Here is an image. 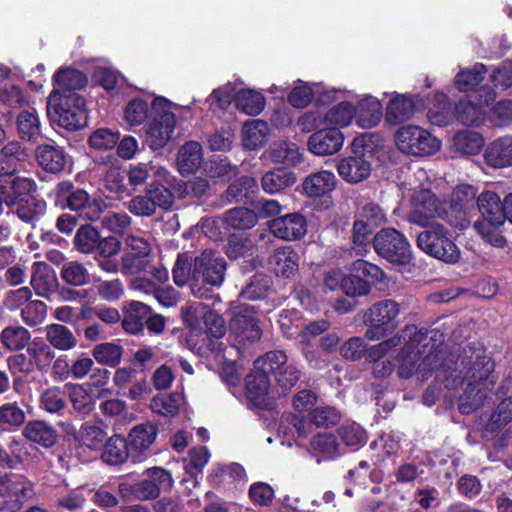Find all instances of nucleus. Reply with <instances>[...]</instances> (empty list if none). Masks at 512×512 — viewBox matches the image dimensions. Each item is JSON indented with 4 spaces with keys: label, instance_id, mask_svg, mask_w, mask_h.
I'll list each match as a JSON object with an SVG mask.
<instances>
[{
    "label": "nucleus",
    "instance_id": "obj_1",
    "mask_svg": "<svg viewBox=\"0 0 512 512\" xmlns=\"http://www.w3.org/2000/svg\"><path fill=\"white\" fill-rule=\"evenodd\" d=\"M494 370L495 362L486 354L485 349L472 353L462 377L466 388L458 399V410L462 415H469L484 404L496 384Z\"/></svg>",
    "mask_w": 512,
    "mask_h": 512
},
{
    "label": "nucleus",
    "instance_id": "obj_2",
    "mask_svg": "<svg viewBox=\"0 0 512 512\" xmlns=\"http://www.w3.org/2000/svg\"><path fill=\"white\" fill-rule=\"evenodd\" d=\"M50 198L55 207L69 210L82 216V219L96 221L106 207L105 202L90 194L71 180L59 181L50 192Z\"/></svg>",
    "mask_w": 512,
    "mask_h": 512
},
{
    "label": "nucleus",
    "instance_id": "obj_3",
    "mask_svg": "<svg viewBox=\"0 0 512 512\" xmlns=\"http://www.w3.org/2000/svg\"><path fill=\"white\" fill-rule=\"evenodd\" d=\"M7 193V207L26 224L39 221L47 211V202L36 195L37 183L34 179L11 180Z\"/></svg>",
    "mask_w": 512,
    "mask_h": 512
},
{
    "label": "nucleus",
    "instance_id": "obj_4",
    "mask_svg": "<svg viewBox=\"0 0 512 512\" xmlns=\"http://www.w3.org/2000/svg\"><path fill=\"white\" fill-rule=\"evenodd\" d=\"M50 119L60 127L74 132L88 124L86 99L82 95L56 94L51 92L47 102Z\"/></svg>",
    "mask_w": 512,
    "mask_h": 512
},
{
    "label": "nucleus",
    "instance_id": "obj_5",
    "mask_svg": "<svg viewBox=\"0 0 512 512\" xmlns=\"http://www.w3.org/2000/svg\"><path fill=\"white\" fill-rule=\"evenodd\" d=\"M423 228L416 237V245L423 253L446 264H456L460 260V248L447 227L432 223Z\"/></svg>",
    "mask_w": 512,
    "mask_h": 512
},
{
    "label": "nucleus",
    "instance_id": "obj_6",
    "mask_svg": "<svg viewBox=\"0 0 512 512\" xmlns=\"http://www.w3.org/2000/svg\"><path fill=\"white\" fill-rule=\"evenodd\" d=\"M262 334L263 330L256 316L255 307L247 304L238 306L229 321V336L239 357L243 356L248 346L257 343Z\"/></svg>",
    "mask_w": 512,
    "mask_h": 512
},
{
    "label": "nucleus",
    "instance_id": "obj_7",
    "mask_svg": "<svg viewBox=\"0 0 512 512\" xmlns=\"http://www.w3.org/2000/svg\"><path fill=\"white\" fill-rule=\"evenodd\" d=\"M263 363L265 372L268 373L271 381L279 394H288L298 383L302 371L294 360L282 350H272L265 353L255 362L256 365Z\"/></svg>",
    "mask_w": 512,
    "mask_h": 512
},
{
    "label": "nucleus",
    "instance_id": "obj_8",
    "mask_svg": "<svg viewBox=\"0 0 512 512\" xmlns=\"http://www.w3.org/2000/svg\"><path fill=\"white\" fill-rule=\"evenodd\" d=\"M400 305L391 299L374 303L363 313V322L368 326L366 337L380 340L392 334L399 325Z\"/></svg>",
    "mask_w": 512,
    "mask_h": 512
},
{
    "label": "nucleus",
    "instance_id": "obj_9",
    "mask_svg": "<svg viewBox=\"0 0 512 512\" xmlns=\"http://www.w3.org/2000/svg\"><path fill=\"white\" fill-rule=\"evenodd\" d=\"M73 245L82 254H94L95 259L111 258L121 249V242L117 237H103L100 230L90 223L83 224L76 230Z\"/></svg>",
    "mask_w": 512,
    "mask_h": 512
},
{
    "label": "nucleus",
    "instance_id": "obj_10",
    "mask_svg": "<svg viewBox=\"0 0 512 512\" xmlns=\"http://www.w3.org/2000/svg\"><path fill=\"white\" fill-rule=\"evenodd\" d=\"M370 138L368 134L356 137L351 143L352 154L338 161V174L347 183L357 184L370 176L371 164L366 159L367 153L373 151L368 146Z\"/></svg>",
    "mask_w": 512,
    "mask_h": 512
},
{
    "label": "nucleus",
    "instance_id": "obj_11",
    "mask_svg": "<svg viewBox=\"0 0 512 512\" xmlns=\"http://www.w3.org/2000/svg\"><path fill=\"white\" fill-rule=\"evenodd\" d=\"M373 248L378 256L391 264L407 265L413 257L407 237L392 227L382 228L374 235Z\"/></svg>",
    "mask_w": 512,
    "mask_h": 512
},
{
    "label": "nucleus",
    "instance_id": "obj_12",
    "mask_svg": "<svg viewBox=\"0 0 512 512\" xmlns=\"http://www.w3.org/2000/svg\"><path fill=\"white\" fill-rule=\"evenodd\" d=\"M397 148L415 157L430 156L440 150L441 142L429 131L416 125H406L398 129L395 135Z\"/></svg>",
    "mask_w": 512,
    "mask_h": 512
},
{
    "label": "nucleus",
    "instance_id": "obj_13",
    "mask_svg": "<svg viewBox=\"0 0 512 512\" xmlns=\"http://www.w3.org/2000/svg\"><path fill=\"white\" fill-rule=\"evenodd\" d=\"M227 263L223 257L203 251L194 259L192 280L196 285L219 287L225 278Z\"/></svg>",
    "mask_w": 512,
    "mask_h": 512
},
{
    "label": "nucleus",
    "instance_id": "obj_14",
    "mask_svg": "<svg viewBox=\"0 0 512 512\" xmlns=\"http://www.w3.org/2000/svg\"><path fill=\"white\" fill-rule=\"evenodd\" d=\"M445 208L439 198L429 189H422L413 196V208L408 214L410 223L426 227L435 218L446 219Z\"/></svg>",
    "mask_w": 512,
    "mask_h": 512
},
{
    "label": "nucleus",
    "instance_id": "obj_15",
    "mask_svg": "<svg viewBox=\"0 0 512 512\" xmlns=\"http://www.w3.org/2000/svg\"><path fill=\"white\" fill-rule=\"evenodd\" d=\"M256 365L257 370L249 373L245 379V394L249 403L260 410L269 411L273 407V402L269 397L271 379L265 372L263 363Z\"/></svg>",
    "mask_w": 512,
    "mask_h": 512
},
{
    "label": "nucleus",
    "instance_id": "obj_16",
    "mask_svg": "<svg viewBox=\"0 0 512 512\" xmlns=\"http://www.w3.org/2000/svg\"><path fill=\"white\" fill-rule=\"evenodd\" d=\"M428 97L400 94L392 98L386 108L385 120L391 125H398L409 120L416 111L424 110Z\"/></svg>",
    "mask_w": 512,
    "mask_h": 512
},
{
    "label": "nucleus",
    "instance_id": "obj_17",
    "mask_svg": "<svg viewBox=\"0 0 512 512\" xmlns=\"http://www.w3.org/2000/svg\"><path fill=\"white\" fill-rule=\"evenodd\" d=\"M151 261L150 243L142 237L132 236L121 258L123 271L130 275L140 274L146 271Z\"/></svg>",
    "mask_w": 512,
    "mask_h": 512
},
{
    "label": "nucleus",
    "instance_id": "obj_18",
    "mask_svg": "<svg viewBox=\"0 0 512 512\" xmlns=\"http://www.w3.org/2000/svg\"><path fill=\"white\" fill-rule=\"evenodd\" d=\"M421 354L422 352L419 350L401 349V359L397 370L399 378L409 379L416 371L427 374L440 367L436 354L429 353L425 357L420 358Z\"/></svg>",
    "mask_w": 512,
    "mask_h": 512
},
{
    "label": "nucleus",
    "instance_id": "obj_19",
    "mask_svg": "<svg viewBox=\"0 0 512 512\" xmlns=\"http://www.w3.org/2000/svg\"><path fill=\"white\" fill-rule=\"evenodd\" d=\"M273 235L282 240H299L307 232V220L300 212L287 213L269 221Z\"/></svg>",
    "mask_w": 512,
    "mask_h": 512
},
{
    "label": "nucleus",
    "instance_id": "obj_20",
    "mask_svg": "<svg viewBox=\"0 0 512 512\" xmlns=\"http://www.w3.org/2000/svg\"><path fill=\"white\" fill-rule=\"evenodd\" d=\"M28 154L19 142H9L0 150V176L8 178V181L27 180L28 177H21L17 172L24 169Z\"/></svg>",
    "mask_w": 512,
    "mask_h": 512
},
{
    "label": "nucleus",
    "instance_id": "obj_21",
    "mask_svg": "<svg viewBox=\"0 0 512 512\" xmlns=\"http://www.w3.org/2000/svg\"><path fill=\"white\" fill-rule=\"evenodd\" d=\"M176 125L174 113L153 116L146 129V142L153 150H160L169 142Z\"/></svg>",
    "mask_w": 512,
    "mask_h": 512
},
{
    "label": "nucleus",
    "instance_id": "obj_22",
    "mask_svg": "<svg viewBox=\"0 0 512 512\" xmlns=\"http://www.w3.org/2000/svg\"><path fill=\"white\" fill-rule=\"evenodd\" d=\"M344 142L339 128L329 127L313 133L308 139V148L315 155L325 156L338 152Z\"/></svg>",
    "mask_w": 512,
    "mask_h": 512
},
{
    "label": "nucleus",
    "instance_id": "obj_23",
    "mask_svg": "<svg viewBox=\"0 0 512 512\" xmlns=\"http://www.w3.org/2000/svg\"><path fill=\"white\" fill-rule=\"evenodd\" d=\"M30 284L38 296L46 299H51L59 285L55 271L45 262L33 263Z\"/></svg>",
    "mask_w": 512,
    "mask_h": 512
},
{
    "label": "nucleus",
    "instance_id": "obj_24",
    "mask_svg": "<svg viewBox=\"0 0 512 512\" xmlns=\"http://www.w3.org/2000/svg\"><path fill=\"white\" fill-rule=\"evenodd\" d=\"M158 435V426L151 422L135 425L128 433L127 441L132 452V458L143 455L155 442Z\"/></svg>",
    "mask_w": 512,
    "mask_h": 512
},
{
    "label": "nucleus",
    "instance_id": "obj_25",
    "mask_svg": "<svg viewBox=\"0 0 512 512\" xmlns=\"http://www.w3.org/2000/svg\"><path fill=\"white\" fill-rule=\"evenodd\" d=\"M88 84L86 74L74 68H59L53 75L54 88L52 92L56 94L80 95L79 91Z\"/></svg>",
    "mask_w": 512,
    "mask_h": 512
},
{
    "label": "nucleus",
    "instance_id": "obj_26",
    "mask_svg": "<svg viewBox=\"0 0 512 512\" xmlns=\"http://www.w3.org/2000/svg\"><path fill=\"white\" fill-rule=\"evenodd\" d=\"M35 156L40 167L51 174H59L64 171L68 161V154L64 147L52 144L39 145L36 148Z\"/></svg>",
    "mask_w": 512,
    "mask_h": 512
},
{
    "label": "nucleus",
    "instance_id": "obj_27",
    "mask_svg": "<svg viewBox=\"0 0 512 512\" xmlns=\"http://www.w3.org/2000/svg\"><path fill=\"white\" fill-rule=\"evenodd\" d=\"M476 206L482 216V220L477 222H490L496 224L505 223L504 200L490 190L483 191L476 200Z\"/></svg>",
    "mask_w": 512,
    "mask_h": 512
},
{
    "label": "nucleus",
    "instance_id": "obj_28",
    "mask_svg": "<svg viewBox=\"0 0 512 512\" xmlns=\"http://www.w3.org/2000/svg\"><path fill=\"white\" fill-rule=\"evenodd\" d=\"M268 264L278 277L290 278L299 269V255L290 246L279 247L269 256Z\"/></svg>",
    "mask_w": 512,
    "mask_h": 512
},
{
    "label": "nucleus",
    "instance_id": "obj_29",
    "mask_svg": "<svg viewBox=\"0 0 512 512\" xmlns=\"http://www.w3.org/2000/svg\"><path fill=\"white\" fill-rule=\"evenodd\" d=\"M484 160L489 167L512 166V136H503L489 143L484 151Z\"/></svg>",
    "mask_w": 512,
    "mask_h": 512
},
{
    "label": "nucleus",
    "instance_id": "obj_30",
    "mask_svg": "<svg viewBox=\"0 0 512 512\" xmlns=\"http://www.w3.org/2000/svg\"><path fill=\"white\" fill-rule=\"evenodd\" d=\"M72 429L76 448L101 452L107 439L105 429L88 422L83 423L78 430Z\"/></svg>",
    "mask_w": 512,
    "mask_h": 512
},
{
    "label": "nucleus",
    "instance_id": "obj_31",
    "mask_svg": "<svg viewBox=\"0 0 512 512\" xmlns=\"http://www.w3.org/2000/svg\"><path fill=\"white\" fill-rule=\"evenodd\" d=\"M150 313V306L140 301H126L123 308V329L130 334L142 333L145 328L146 319Z\"/></svg>",
    "mask_w": 512,
    "mask_h": 512
},
{
    "label": "nucleus",
    "instance_id": "obj_32",
    "mask_svg": "<svg viewBox=\"0 0 512 512\" xmlns=\"http://www.w3.org/2000/svg\"><path fill=\"white\" fill-rule=\"evenodd\" d=\"M259 191L257 180L251 176H241L229 184L225 197L229 203L255 204V196Z\"/></svg>",
    "mask_w": 512,
    "mask_h": 512
},
{
    "label": "nucleus",
    "instance_id": "obj_33",
    "mask_svg": "<svg viewBox=\"0 0 512 512\" xmlns=\"http://www.w3.org/2000/svg\"><path fill=\"white\" fill-rule=\"evenodd\" d=\"M337 179L330 171H319L305 177L302 182V193L309 198L324 197L336 186Z\"/></svg>",
    "mask_w": 512,
    "mask_h": 512
},
{
    "label": "nucleus",
    "instance_id": "obj_34",
    "mask_svg": "<svg viewBox=\"0 0 512 512\" xmlns=\"http://www.w3.org/2000/svg\"><path fill=\"white\" fill-rule=\"evenodd\" d=\"M129 457L132 458V452L125 437L114 434L107 437L101 450L102 461L110 466H120L124 464Z\"/></svg>",
    "mask_w": 512,
    "mask_h": 512
},
{
    "label": "nucleus",
    "instance_id": "obj_35",
    "mask_svg": "<svg viewBox=\"0 0 512 512\" xmlns=\"http://www.w3.org/2000/svg\"><path fill=\"white\" fill-rule=\"evenodd\" d=\"M22 435L45 449L52 448L58 439L57 431L46 421L31 420L22 429Z\"/></svg>",
    "mask_w": 512,
    "mask_h": 512
},
{
    "label": "nucleus",
    "instance_id": "obj_36",
    "mask_svg": "<svg viewBox=\"0 0 512 512\" xmlns=\"http://www.w3.org/2000/svg\"><path fill=\"white\" fill-rule=\"evenodd\" d=\"M427 118L433 125L447 126L454 117V109L447 94L441 91L435 92L432 100L428 97L426 104Z\"/></svg>",
    "mask_w": 512,
    "mask_h": 512
},
{
    "label": "nucleus",
    "instance_id": "obj_37",
    "mask_svg": "<svg viewBox=\"0 0 512 512\" xmlns=\"http://www.w3.org/2000/svg\"><path fill=\"white\" fill-rule=\"evenodd\" d=\"M173 189L179 199L197 203L210 196L211 187L206 178L194 177L187 181H178Z\"/></svg>",
    "mask_w": 512,
    "mask_h": 512
},
{
    "label": "nucleus",
    "instance_id": "obj_38",
    "mask_svg": "<svg viewBox=\"0 0 512 512\" xmlns=\"http://www.w3.org/2000/svg\"><path fill=\"white\" fill-rule=\"evenodd\" d=\"M45 339L52 349L67 352L73 350L78 344L77 336L72 330L61 323H51L44 328Z\"/></svg>",
    "mask_w": 512,
    "mask_h": 512
},
{
    "label": "nucleus",
    "instance_id": "obj_39",
    "mask_svg": "<svg viewBox=\"0 0 512 512\" xmlns=\"http://www.w3.org/2000/svg\"><path fill=\"white\" fill-rule=\"evenodd\" d=\"M203 161L202 146L196 141L182 145L177 154V166L182 176L195 173Z\"/></svg>",
    "mask_w": 512,
    "mask_h": 512
},
{
    "label": "nucleus",
    "instance_id": "obj_40",
    "mask_svg": "<svg viewBox=\"0 0 512 512\" xmlns=\"http://www.w3.org/2000/svg\"><path fill=\"white\" fill-rule=\"evenodd\" d=\"M296 174L287 167L275 168L266 172L261 178L262 189L268 194L279 193L293 186Z\"/></svg>",
    "mask_w": 512,
    "mask_h": 512
},
{
    "label": "nucleus",
    "instance_id": "obj_41",
    "mask_svg": "<svg viewBox=\"0 0 512 512\" xmlns=\"http://www.w3.org/2000/svg\"><path fill=\"white\" fill-rule=\"evenodd\" d=\"M454 118L465 126L478 127L484 123L486 112L481 104L461 99L454 106Z\"/></svg>",
    "mask_w": 512,
    "mask_h": 512
},
{
    "label": "nucleus",
    "instance_id": "obj_42",
    "mask_svg": "<svg viewBox=\"0 0 512 512\" xmlns=\"http://www.w3.org/2000/svg\"><path fill=\"white\" fill-rule=\"evenodd\" d=\"M273 288L272 278L262 272L250 277L246 285L241 289L239 297L244 300L256 301L268 297Z\"/></svg>",
    "mask_w": 512,
    "mask_h": 512
},
{
    "label": "nucleus",
    "instance_id": "obj_43",
    "mask_svg": "<svg viewBox=\"0 0 512 512\" xmlns=\"http://www.w3.org/2000/svg\"><path fill=\"white\" fill-rule=\"evenodd\" d=\"M477 189L473 185H458L452 192L450 207L466 218L476 206Z\"/></svg>",
    "mask_w": 512,
    "mask_h": 512
},
{
    "label": "nucleus",
    "instance_id": "obj_44",
    "mask_svg": "<svg viewBox=\"0 0 512 512\" xmlns=\"http://www.w3.org/2000/svg\"><path fill=\"white\" fill-rule=\"evenodd\" d=\"M26 424V413L17 401L0 405V430L15 432Z\"/></svg>",
    "mask_w": 512,
    "mask_h": 512
},
{
    "label": "nucleus",
    "instance_id": "obj_45",
    "mask_svg": "<svg viewBox=\"0 0 512 512\" xmlns=\"http://www.w3.org/2000/svg\"><path fill=\"white\" fill-rule=\"evenodd\" d=\"M354 108L356 111L355 117H357V122L362 127L376 126L382 118V104L373 96L363 98L356 106H354Z\"/></svg>",
    "mask_w": 512,
    "mask_h": 512
},
{
    "label": "nucleus",
    "instance_id": "obj_46",
    "mask_svg": "<svg viewBox=\"0 0 512 512\" xmlns=\"http://www.w3.org/2000/svg\"><path fill=\"white\" fill-rule=\"evenodd\" d=\"M484 145L483 136L475 131L462 130L457 132L452 140L454 151L460 155H477Z\"/></svg>",
    "mask_w": 512,
    "mask_h": 512
},
{
    "label": "nucleus",
    "instance_id": "obj_47",
    "mask_svg": "<svg viewBox=\"0 0 512 512\" xmlns=\"http://www.w3.org/2000/svg\"><path fill=\"white\" fill-rule=\"evenodd\" d=\"M123 353V346L117 342H102L91 350V355L98 364L110 368H116L121 363Z\"/></svg>",
    "mask_w": 512,
    "mask_h": 512
},
{
    "label": "nucleus",
    "instance_id": "obj_48",
    "mask_svg": "<svg viewBox=\"0 0 512 512\" xmlns=\"http://www.w3.org/2000/svg\"><path fill=\"white\" fill-rule=\"evenodd\" d=\"M30 341V331L19 324L9 325L0 333V342L2 346L9 351H21Z\"/></svg>",
    "mask_w": 512,
    "mask_h": 512
},
{
    "label": "nucleus",
    "instance_id": "obj_49",
    "mask_svg": "<svg viewBox=\"0 0 512 512\" xmlns=\"http://www.w3.org/2000/svg\"><path fill=\"white\" fill-rule=\"evenodd\" d=\"M234 104L239 111L249 116H257L264 110L265 98L254 90L240 89L234 96Z\"/></svg>",
    "mask_w": 512,
    "mask_h": 512
},
{
    "label": "nucleus",
    "instance_id": "obj_50",
    "mask_svg": "<svg viewBox=\"0 0 512 512\" xmlns=\"http://www.w3.org/2000/svg\"><path fill=\"white\" fill-rule=\"evenodd\" d=\"M269 138V129L266 122L254 120L247 122L243 128V144L249 150H259Z\"/></svg>",
    "mask_w": 512,
    "mask_h": 512
},
{
    "label": "nucleus",
    "instance_id": "obj_51",
    "mask_svg": "<svg viewBox=\"0 0 512 512\" xmlns=\"http://www.w3.org/2000/svg\"><path fill=\"white\" fill-rule=\"evenodd\" d=\"M311 448L325 460H333L345 453L344 447L332 433H318L311 440Z\"/></svg>",
    "mask_w": 512,
    "mask_h": 512
},
{
    "label": "nucleus",
    "instance_id": "obj_52",
    "mask_svg": "<svg viewBox=\"0 0 512 512\" xmlns=\"http://www.w3.org/2000/svg\"><path fill=\"white\" fill-rule=\"evenodd\" d=\"M337 438L341 440L344 447L352 451L359 450L367 442L366 430L356 422L345 423L336 430Z\"/></svg>",
    "mask_w": 512,
    "mask_h": 512
},
{
    "label": "nucleus",
    "instance_id": "obj_53",
    "mask_svg": "<svg viewBox=\"0 0 512 512\" xmlns=\"http://www.w3.org/2000/svg\"><path fill=\"white\" fill-rule=\"evenodd\" d=\"M223 221L234 230H249L257 224L258 215L252 209L234 207L225 211Z\"/></svg>",
    "mask_w": 512,
    "mask_h": 512
},
{
    "label": "nucleus",
    "instance_id": "obj_54",
    "mask_svg": "<svg viewBox=\"0 0 512 512\" xmlns=\"http://www.w3.org/2000/svg\"><path fill=\"white\" fill-rule=\"evenodd\" d=\"M272 162L283 164L288 167H295L302 161V154L299 147L292 142L282 141L274 144L269 153Z\"/></svg>",
    "mask_w": 512,
    "mask_h": 512
},
{
    "label": "nucleus",
    "instance_id": "obj_55",
    "mask_svg": "<svg viewBox=\"0 0 512 512\" xmlns=\"http://www.w3.org/2000/svg\"><path fill=\"white\" fill-rule=\"evenodd\" d=\"M17 132L24 141H35L41 134L40 120L35 110H23L16 119Z\"/></svg>",
    "mask_w": 512,
    "mask_h": 512
},
{
    "label": "nucleus",
    "instance_id": "obj_56",
    "mask_svg": "<svg viewBox=\"0 0 512 512\" xmlns=\"http://www.w3.org/2000/svg\"><path fill=\"white\" fill-rule=\"evenodd\" d=\"M486 66L476 63L471 69L459 71L454 78V85L460 92L474 90L485 78Z\"/></svg>",
    "mask_w": 512,
    "mask_h": 512
},
{
    "label": "nucleus",
    "instance_id": "obj_57",
    "mask_svg": "<svg viewBox=\"0 0 512 512\" xmlns=\"http://www.w3.org/2000/svg\"><path fill=\"white\" fill-rule=\"evenodd\" d=\"M67 398H69L73 409L82 414L88 415L94 409V401L89 391L80 384L68 383L65 385Z\"/></svg>",
    "mask_w": 512,
    "mask_h": 512
},
{
    "label": "nucleus",
    "instance_id": "obj_58",
    "mask_svg": "<svg viewBox=\"0 0 512 512\" xmlns=\"http://www.w3.org/2000/svg\"><path fill=\"white\" fill-rule=\"evenodd\" d=\"M87 500L80 487L57 496L54 507L57 512H83Z\"/></svg>",
    "mask_w": 512,
    "mask_h": 512
},
{
    "label": "nucleus",
    "instance_id": "obj_59",
    "mask_svg": "<svg viewBox=\"0 0 512 512\" xmlns=\"http://www.w3.org/2000/svg\"><path fill=\"white\" fill-rule=\"evenodd\" d=\"M40 407L48 413L61 414L67 407V393L65 387L57 386L46 389L40 395Z\"/></svg>",
    "mask_w": 512,
    "mask_h": 512
},
{
    "label": "nucleus",
    "instance_id": "obj_60",
    "mask_svg": "<svg viewBox=\"0 0 512 512\" xmlns=\"http://www.w3.org/2000/svg\"><path fill=\"white\" fill-rule=\"evenodd\" d=\"M61 279L68 285L80 287L90 283V274L84 264L78 261H69L62 265Z\"/></svg>",
    "mask_w": 512,
    "mask_h": 512
},
{
    "label": "nucleus",
    "instance_id": "obj_61",
    "mask_svg": "<svg viewBox=\"0 0 512 512\" xmlns=\"http://www.w3.org/2000/svg\"><path fill=\"white\" fill-rule=\"evenodd\" d=\"M512 421V397L500 400L496 409L491 413L485 424V430L495 432Z\"/></svg>",
    "mask_w": 512,
    "mask_h": 512
},
{
    "label": "nucleus",
    "instance_id": "obj_62",
    "mask_svg": "<svg viewBox=\"0 0 512 512\" xmlns=\"http://www.w3.org/2000/svg\"><path fill=\"white\" fill-rule=\"evenodd\" d=\"M354 105L343 101L330 108L325 114V122L333 127L341 128L348 126L355 117Z\"/></svg>",
    "mask_w": 512,
    "mask_h": 512
},
{
    "label": "nucleus",
    "instance_id": "obj_63",
    "mask_svg": "<svg viewBox=\"0 0 512 512\" xmlns=\"http://www.w3.org/2000/svg\"><path fill=\"white\" fill-rule=\"evenodd\" d=\"M341 412L334 406L316 407L309 411V420L318 428H330L340 423Z\"/></svg>",
    "mask_w": 512,
    "mask_h": 512
},
{
    "label": "nucleus",
    "instance_id": "obj_64",
    "mask_svg": "<svg viewBox=\"0 0 512 512\" xmlns=\"http://www.w3.org/2000/svg\"><path fill=\"white\" fill-rule=\"evenodd\" d=\"M149 116L148 102L139 97L129 101L124 109V119L131 127L143 124Z\"/></svg>",
    "mask_w": 512,
    "mask_h": 512
}]
</instances>
